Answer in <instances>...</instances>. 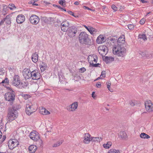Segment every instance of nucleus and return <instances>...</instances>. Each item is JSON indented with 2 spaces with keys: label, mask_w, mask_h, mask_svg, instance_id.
Listing matches in <instances>:
<instances>
[{
  "label": "nucleus",
  "mask_w": 153,
  "mask_h": 153,
  "mask_svg": "<svg viewBox=\"0 0 153 153\" xmlns=\"http://www.w3.org/2000/svg\"><path fill=\"white\" fill-rule=\"evenodd\" d=\"M108 153H120V151L118 150H116L114 149H112L108 151Z\"/></svg>",
  "instance_id": "35"
},
{
  "label": "nucleus",
  "mask_w": 153,
  "mask_h": 153,
  "mask_svg": "<svg viewBox=\"0 0 153 153\" xmlns=\"http://www.w3.org/2000/svg\"><path fill=\"white\" fill-rule=\"evenodd\" d=\"M112 144L111 142H108L106 144H104L103 146L105 149H109L111 146Z\"/></svg>",
  "instance_id": "29"
},
{
  "label": "nucleus",
  "mask_w": 153,
  "mask_h": 153,
  "mask_svg": "<svg viewBox=\"0 0 153 153\" xmlns=\"http://www.w3.org/2000/svg\"><path fill=\"white\" fill-rule=\"evenodd\" d=\"M18 116V112L14 107L9 109L7 117L10 122L15 120Z\"/></svg>",
  "instance_id": "3"
},
{
  "label": "nucleus",
  "mask_w": 153,
  "mask_h": 153,
  "mask_svg": "<svg viewBox=\"0 0 153 153\" xmlns=\"http://www.w3.org/2000/svg\"><path fill=\"white\" fill-rule=\"evenodd\" d=\"M100 65V64L99 63L96 64H94L92 63V66H93L96 67H97L98 66V65Z\"/></svg>",
  "instance_id": "56"
},
{
  "label": "nucleus",
  "mask_w": 153,
  "mask_h": 153,
  "mask_svg": "<svg viewBox=\"0 0 153 153\" xmlns=\"http://www.w3.org/2000/svg\"><path fill=\"white\" fill-rule=\"evenodd\" d=\"M140 1L143 3H147L148 1L146 0H140Z\"/></svg>",
  "instance_id": "60"
},
{
  "label": "nucleus",
  "mask_w": 153,
  "mask_h": 153,
  "mask_svg": "<svg viewBox=\"0 0 153 153\" xmlns=\"http://www.w3.org/2000/svg\"><path fill=\"white\" fill-rule=\"evenodd\" d=\"M47 67V65L45 63L42 62L41 64L40 65V67L42 72L44 71Z\"/></svg>",
  "instance_id": "26"
},
{
  "label": "nucleus",
  "mask_w": 153,
  "mask_h": 153,
  "mask_svg": "<svg viewBox=\"0 0 153 153\" xmlns=\"http://www.w3.org/2000/svg\"><path fill=\"white\" fill-rule=\"evenodd\" d=\"M42 21L44 22L45 23H49V22L47 21V18L46 17H43L42 19Z\"/></svg>",
  "instance_id": "46"
},
{
  "label": "nucleus",
  "mask_w": 153,
  "mask_h": 153,
  "mask_svg": "<svg viewBox=\"0 0 153 153\" xmlns=\"http://www.w3.org/2000/svg\"><path fill=\"white\" fill-rule=\"evenodd\" d=\"M83 8L85 9H87L88 10H92L90 8H88V7H87L85 6H83Z\"/></svg>",
  "instance_id": "57"
},
{
  "label": "nucleus",
  "mask_w": 153,
  "mask_h": 153,
  "mask_svg": "<svg viewBox=\"0 0 153 153\" xmlns=\"http://www.w3.org/2000/svg\"><path fill=\"white\" fill-rule=\"evenodd\" d=\"M3 123H2L1 121H0V129H2L3 128Z\"/></svg>",
  "instance_id": "53"
},
{
  "label": "nucleus",
  "mask_w": 153,
  "mask_h": 153,
  "mask_svg": "<svg viewBox=\"0 0 153 153\" xmlns=\"http://www.w3.org/2000/svg\"><path fill=\"white\" fill-rule=\"evenodd\" d=\"M80 71L81 73H83L86 71V69L85 68L82 67L80 69Z\"/></svg>",
  "instance_id": "49"
},
{
  "label": "nucleus",
  "mask_w": 153,
  "mask_h": 153,
  "mask_svg": "<svg viewBox=\"0 0 153 153\" xmlns=\"http://www.w3.org/2000/svg\"><path fill=\"white\" fill-rule=\"evenodd\" d=\"M39 17L36 15H32L29 18L30 23L33 25H36L39 22Z\"/></svg>",
  "instance_id": "10"
},
{
  "label": "nucleus",
  "mask_w": 153,
  "mask_h": 153,
  "mask_svg": "<svg viewBox=\"0 0 153 153\" xmlns=\"http://www.w3.org/2000/svg\"><path fill=\"white\" fill-rule=\"evenodd\" d=\"M22 96L25 100H27L30 97V95L27 94H22Z\"/></svg>",
  "instance_id": "40"
},
{
  "label": "nucleus",
  "mask_w": 153,
  "mask_h": 153,
  "mask_svg": "<svg viewBox=\"0 0 153 153\" xmlns=\"http://www.w3.org/2000/svg\"><path fill=\"white\" fill-rule=\"evenodd\" d=\"M139 38L143 39V40H145L147 39L146 36L145 34H143L139 35Z\"/></svg>",
  "instance_id": "37"
},
{
  "label": "nucleus",
  "mask_w": 153,
  "mask_h": 153,
  "mask_svg": "<svg viewBox=\"0 0 153 153\" xmlns=\"http://www.w3.org/2000/svg\"><path fill=\"white\" fill-rule=\"evenodd\" d=\"M145 19L142 18L140 21V24L142 25H143L145 23Z\"/></svg>",
  "instance_id": "45"
},
{
  "label": "nucleus",
  "mask_w": 153,
  "mask_h": 153,
  "mask_svg": "<svg viewBox=\"0 0 153 153\" xmlns=\"http://www.w3.org/2000/svg\"><path fill=\"white\" fill-rule=\"evenodd\" d=\"M26 107V113L28 115H30L36 111V109L34 108L32 104L30 102H28L27 103Z\"/></svg>",
  "instance_id": "6"
},
{
  "label": "nucleus",
  "mask_w": 153,
  "mask_h": 153,
  "mask_svg": "<svg viewBox=\"0 0 153 153\" xmlns=\"http://www.w3.org/2000/svg\"><path fill=\"white\" fill-rule=\"evenodd\" d=\"M109 39L113 43H114L116 41V40L115 39L113 38H110Z\"/></svg>",
  "instance_id": "52"
},
{
  "label": "nucleus",
  "mask_w": 153,
  "mask_h": 153,
  "mask_svg": "<svg viewBox=\"0 0 153 153\" xmlns=\"http://www.w3.org/2000/svg\"><path fill=\"white\" fill-rule=\"evenodd\" d=\"M126 51V49L121 46H117L114 47L113 49V52L114 54L123 57L125 56Z\"/></svg>",
  "instance_id": "2"
},
{
  "label": "nucleus",
  "mask_w": 153,
  "mask_h": 153,
  "mask_svg": "<svg viewBox=\"0 0 153 153\" xmlns=\"http://www.w3.org/2000/svg\"><path fill=\"white\" fill-rule=\"evenodd\" d=\"M79 4V3L78 1H76L74 2V4L76 5H78Z\"/></svg>",
  "instance_id": "64"
},
{
  "label": "nucleus",
  "mask_w": 153,
  "mask_h": 153,
  "mask_svg": "<svg viewBox=\"0 0 153 153\" xmlns=\"http://www.w3.org/2000/svg\"><path fill=\"white\" fill-rule=\"evenodd\" d=\"M145 107L146 111L149 112L153 111V104L150 100H147L145 102Z\"/></svg>",
  "instance_id": "12"
},
{
  "label": "nucleus",
  "mask_w": 153,
  "mask_h": 153,
  "mask_svg": "<svg viewBox=\"0 0 153 153\" xmlns=\"http://www.w3.org/2000/svg\"><path fill=\"white\" fill-rule=\"evenodd\" d=\"M117 46H122L125 43V39L124 35H122L120 36L118 38L117 41Z\"/></svg>",
  "instance_id": "18"
},
{
  "label": "nucleus",
  "mask_w": 153,
  "mask_h": 153,
  "mask_svg": "<svg viewBox=\"0 0 153 153\" xmlns=\"http://www.w3.org/2000/svg\"><path fill=\"white\" fill-rule=\"evenodd\" d=\"M5 99L12 104L16 98V94L15 91L12 89H10L9 91L5 94Z\"/></svg>",
  "instance_id": "4"
},
{
  "label": "nucleus",
  "mask_w": 153,
  "mask_h": 153,
  "mask_svg": "<svg viewBox=\"0 0 153 153\" xmlns=\"http://www.w3.org/2000/svg\"><path fill=\"white\" fill-rule=\"evenodd\" d=\"M38 54L36 52H35L32 56V60L33 62L36 63L38 61Z\"/></svg>",
  "instance_id": "22"
},
{
  "label": "nucleus",
  "mask_w": 153,
  "mask_h": 153,
  "mask_svg": "<svg viewBox=\"0 0 153 153\" xmlns=\"http://www.w3.org/2000/svg\"><path fill=\"white\" fill-rule=\"evenodd\" d=\"M5 72V71L4 70L3 68H0V75H3L4 74Z\"/></svg>",
  "instance_id": "43"
},
{
  "label": "nucleus",
  "mask_w": 153,
  "mask_h": 153,
  "mask_svg": "<svg viewBox=\"0 0 153 153\" xmlns=\"http://www.w3.org/2000/svg\"><path fill=\"white\" fill-rule=\"evenodd\" d=\"M12 83L14 86H17L20 84V78L17 75H15L13 77Z\"/></svg>",
  "instance_id": "13"
},
{
  "label": "nucleus",
  "mask_w": 153,
  "mask_h": 153,
  "mask_svg": "<svg viewBox=\"0 0 153 153\" xmlns=\"http://www.w3.org/2000/svg\"><path fill=\"white\" fill-rule=\"evenodd\" d=\"M96 58H97V56H95V58H94L93 60L95 62H97V59H96Z\"/></svg>",
  "instance_id": "62"
},
{
  "label": "nucleus",
  "mask_w": 153,
  "mask_h": 153,
  "mask_svg": "<svg viewBox=\"0 0 153 153\" xmlns=\"http://www.w3.org/2000/svg\"><path fill=\"white\" fill-rule=\"evenodd\" d=\"M37 149L36 146L35 145H31L29 146V150L32 153H34Z\"/></svg>",
  "instance_id": "25"
},
{
  "label": "nucleus",
  "mask_w": 153,
  "mask_h": 153,
  "mask_svg": "<svg viewBox=\"0 0 153 153\" xmlns=\"http://www.w3.org/2000/svg\"><path fill=\"white\" fill-rule=\"evenodd\" d=\"M25 20V17L22 14L19 15L16 18V21L17 23L22 24Z\"/></svg>",
  "instance_id": "17"
},
{
  "label": "nucleus",
  "mask_w": 153,
  "mask_h": 153,
  "mask_svg": "<svg viewBox=\"0 0 153 153\" xmlns=\"http://www.w3.org/2000/svg\"><path fill=\"white\" fill-rule=\"evenodd\" d=\"M63 140H61L58 141L57 143H54L53 146V147H56L59 146L63 143Z\"/></svg>",
  "instance_id": "32"
},
{
  "label": "nucleus",
  "mask_w": 153,
  "mask_h": 153,
  "mask_svg": "<svg viewBox=\"0 0 153 153\" xmlns=\"http://www.w3.org/2000/svg\"><path fill=\"white\" fill-rule=\"evenodd\" d=\"M31 79H32L37 80L40 78V74L37 70H34L31 72Z\"/></svg>",
  "instance_id": "11"
},
{
  "label": "nucleus",
  "mask_w": 153,
  "mask_h": 153,
  "mask_svg": "<svg viewBox=\"0 0 153 153\" xmlns=\"http://www.w3.org/2000/svg\"><path fill=\"white\" fill-rule=\"evenodd\" d=\"M140 137L141 138H143L148 139L150 138L149 135L144 133H141L140 135Z\"/></svg>",
  "instance_id": "31"
},
{
  "label": "nucleus",
  "mask_w": 153,
  "mask_h": 153,
  "mask_svg": "<svg viewBox=\"0 0 153 153\" xmlns=\"http://www.w3.org/2000/svg\"><path fill=\"white\" fill-rule=\"evenodd\" d=\"M128 28L131 30H133L135 27V26L133 24H129L128 25Z\"/></svg>",
  "instance_id": "38"
},
{
  "label": "nucleus",
  "mask_w": 153,
  "mask_h": 153,
  "mask_svg": "<svg viewBox=\"0 0 153 153\" xmlns=\"http://www.w3.org/2000/svg\"><path fill=\"white\" fill-rule=\"evenodd\" d=\"M96 86L97 87L99 88L100 87L101 85L100 82H99L98 83H97L96 84Z\"/></svg>",
  "instance_id": "59"
},
{
  "label": "nucleus",
  "mask_w": 153,
  "mask_h": 153,
  "mask_svg": "<svg viewBox=\"0 0 153 153\" xmlns=\"http://www.w3.org/2000/svg\"><path fill=\"white\" fill-rule=\"evenodd\" d=\"M114 60V58L112 57L106 56L105 59V62L106 64L111 63Z\"/></svg>",
  "instance_id": "23"
},
{
  "label": "nucleus",
  "mask_w": 153,
  "mask_h": 153,
  "mask_svg": "<svg viewBox=\"0 0 153 153\" xmlns=\"http://www.w3.org/2000/svg\"><path fill=\"white\" fill-rule=\"evenodd\" d=\"M84 27L87 29V30L89 32V31L90 30V28H91V26H88V27L87 26H86L85 25H84Z\"/></svg>",
  "instance_id": "51"
},
{
  "label": "nucleus",
  "mask_w": 153,
  "mask_h": 153,
  "mask_svg": "<svg viewBox=\"0 0 153 153\" xmlns=\"http://www.w3.org/2000/svg\"><path fill=\"white\" fill-rule=\"evenodd\" d=\"M101 76L103 77H105V71H102L100 77H101Z\"/></svg>",
  "instance_id": "47"
},
{
  "label": "nucleus",
  "mask_w": 153,
  "mask_h": 153,
  "mask_svg": "<svg viewBox=\"0 0 153 153\" xmlns=\"http://www.w3.org/2000/svg\"><path fill=\"white\" fill-rule=\"evenodd\" d=\"M19 144V143L16 139L10 140L8 142V145L10 149H13L17 146Z\"/></svg>",
  "instance_id": "8"
},
{
  "label": "nucleus",
  "mask_w": 153,
  "mask_h": 153,
  "mask_svg": "<svg viewBox=\"0 0 153 153\" xmlns=\"http://www.w3.org/2000/svg\"><path fill=\"white\" fill-rule=\"evenodd\" d=\"M9 82V80L8 79V78H6L4 80H3L2 82L1 83H7Z\"/></svg>",
  "instance_id": "48"
},
{
  "label": "nucleus",
  "mask_w": 153,
  "mask_h": 153,
  "mask_svg": "<svg viewBox=\"0 0 153 153\" xmlns=\"http://www.w3.org/2000/svg\"><path fill=\"white\" fill-rule=\"evenodd\" d=\"M77 31V27L74 26H71L68 30L67 33L70 37H73L75 36Z\"/></svg>",
  "instance_id": "7"
},
{
  "label": "nucleus",
  "mask_w": 153,
  "mask_h": 153,
  "mask_svg": "<svg viewBox=\"0 0 153 153\" xmlns=\"http://www.w3.org/2000/svg\"><path fill=\"white\" fill-rule=\"evenodd\" d=\"M101 137H91V141L93 142L96 143L100 142L102 140Z\"/></svg>",
  "instance_id": "27"
},
{
  "label": "nucleus",
  "mask_w": 153,
  "mask_h": 153,
  "mask_svg": "<svg viewBox=\"0 0 153 153\" xmlns=\"http://www.w3.org/2000/svg\"><path fill=\"white\" fill-rule=\"evenodd\" d=\"M40 113L43 115H47L50 114V113L45 108H42L40 109Z\"/></svg>",
  "instance_id": "24"
},
{
  "label": "nucleus",
  "mask_w": 153,
  "mask_h": 153,
  "mask_svg": "<svg viewBox=\"0 0 153 153\" xmlns=\"http://www.w3.org/2000/svg\"><path fill=\"white\" fill-rule=\"evenodd\" d=\"M61 77H60V76H59V81L61 83H63V82H62V80L61 79V78H62V79H63V77H62V76H61Z\"/></svg>",
  "instance_id": "58"
},
{
  "label": "nucleus",
  "mask_w": 153,
  "mask_h": 153,
  "mask_svg": "<svg viewBox=\"0 0 153 153\" xmlns=\"http://www.w3.org/2000/svg\"><path fill=\"white\" fill-rule=\"evenodd\" d=\"M9 16L8 15L6 16V18L4 19V20L7 23V24L9 25L10 24L11 22L10 19L8 18V17Z\"/></svg>",
  "instance_id": "34"
},
{
  "label": "nucleus",
  "mask_w": 153,
  "mask_h": 153,
  "mask_svg": "<svg viewBox=\"0 0 153 153\" xmlns=\"http://www.w3.org/2000/svg\"><path fill=\"white\" fill-rule=\"evenodd\" d=\"M105 41V36L102 35H100L96 39L97 42L98 44L102 43Z\"/></svg>",
  "instance_id": "20"
},
{
  "label": "nucleus",
  "mask_w": 153,
  "mask_h": 153,
  "mask_svg": "<svg viewBox=\"0 0 153 153\" xmlns=\"http://www.w3.org/2000/svg\"><path fill=\"white\" fill-rule=\"evenodd\" d=\"M98 32V31L97 29L91 27L90 28V30L89 31L90 33L92 34H94Z\"/></svg>",
  "instance_id": "30"
},
{
  "label": "nucleus",
  "mask_w": 153,
  "mask_h": 153,
  "mask_svg": "<svg viewBox=\"0 0 153 153\" xmlns=\"http://www.w3.org/2000/svg\"><path fill=\"white\" fill-rule=\"evenodd\" d=\"M38 0H33V5H36V6H38V4L35 3V2L36 1H38Z\"/></svg>",
  "instance_id": "55"
},
{
  "label": "nucleus",
  "mask_w": 153,
  "mask_h": 153,
  "mask_svg": "<svg viewBox=\"0 0 153 153\" xmlns=\"http://www.w3.org/2000/svg\"><path fill=\"white\" fill-rule=\"evenodd\" d=\"M91 135L88 133L85 134L83 142L86 144H88L91 141V137L90 138Z\"/></svg>",
  "instance_id": "19"
},
{
  "label": "nucleus",
  "mask_w": 153,
  "mask_h": 153,
  "mask_svg": "<svg viewBox=\"0 0 153 153\" xmlns=\"http://www.w3.org/2000/svg\"><path fill=\"white\" fill-rule=\"evenodd\" d=\"M6 138V136L5 135H4L3 136L2 139L1 140V142H3L5 140Z\"/></svg>",
  "instance_id": "54"
},
{
  "label": "nucleus",
  "mask_w": 153,
  "mask_h": 153,
  "mask_svg": "<svg viewBox=\"0 0 153 153\" xmlns=\"http://www.w3.org/2000/svg\"><path fill=\"white\" fill-rule=\"evenodd\" d=\"M7 8H9L11 10H13L16 8V7L14 4H9L8 5V7H7L6 6H4L3 9V13L6 12L5 10Z\"/></svg>",
  "instance_id": "21"
},
{
  "label": "nucleus",
  "mask_w": 153,
  "mask_h": 153,
  "mask_svg": "<svg viewBox=\"0 0 153 153\" xmlns=\"http://www.w3.org/2000/svg\"><path fill=\"white\" fill-rule=\"evenodd\" d=\"M21 85L23 88H27L28 85V83L27 82H23L21 83Z\"/></svg>",
  "instance_id": "33"
},
{
  "label": "nucleus",
  "mask_w": 153,
  "mask_h": 153,
  "mask_svg": "<svg viewBox=\"0 0 153 153\" xmlns=\"http://www.w3.org/2000/svg\"><path fill=\"white\" fill-rule=\"evenodd\" d=\"M79 43L82 45H91L92 42L88 37L87 34L84 32H81L79 36Z\"/></svg>",
  "instance_id": "1"
},
{
  "label": "nucleus",
  "mask_w": 153,
  "mask_h": 153,
  "mask_svg": "<svg viewBox=\"0 0 153 153\" xmlns=\"http://www.w3.org/2000/svg\"><path fill=\"white\" fill-rule=\"evenodd\" d=\"M95 93V92H94H94H92V94H91V95H92V97L93 98H94L95 97V96H94V94Z\"/></svg>",
  "instance_id": "63"
},
{
  "label": "nucleus",
  "mask_w": 153,
  "mask_h": 153,
  "mask_svg": "<svg viewBox=\"0 0 153 153\" xmlns=\"http://www.w3.org/2000/svg\"><path fill=\"white\" fill-rule=\"evenodd\" d=\"M130 104L131 106H133L135 105V101L131 100L130 101Z\"/></svg>",
  "instance_id": "50"
},
{
  "label": "nucleus",
  "mask_w": 153,
  "mask_h": 153,
  "mask_svg": "<svg viewBox=\"0 0 153 153\" xmlns=\"http://www.w3.org/2000/svg\"><path fill=\"white\" fill-rule=\"evenodd\" d=\"M107 84V87L108 89L110 91L112 92L113 91V90L112 89H111L110 88V86L111 85V83L110 82H106Z\"/></svg>",
  "instance_id": "36"
},
{
  "label": "nucleus",
  "mask_w": 153,
  "mask_h": 153,
  "mask_svg": "<svg viewBox=\"0 0 153 153\" xmlns=\"http://www.w3.org/2000/svg\"><path fill=\"white\" fill-rule=\"evenodd\" d=\"M108 48L106 46H100L98 48V51L99 53L102 56L105 55L108 52Z\"/></svg>",
  "instance_id": "9"
},
{
  "label": "nucleus",
  "mask_w": 153,
  "mask_h": 153,
  "mask_svg": "<svg viewBox=\"0 0 153 153\" xmlns=\"http://www.w3.org/2000/svg\"><path fill=\"white\" fill-rule=\"evenodd\" d=\"M111 8L114 11H115L117 10V8L114 4L112 5Z\"/></svg>",
  "instance_id": "44"
},
{
  "label": "nucleus",
  "mask_w": 153,
  "mask_h": 153,
  "mask_svg": "<svg viewBox=\"0 0 153 153\" xmlns=\"http://www.w3.org/2000/svg\"><path fill=\"white\" fill-rule=\"evenodd\" d=\"M66 1L65 0H60L59 1V3L60 4L64 6L65 4Z\"/></svg>",
  "instance_id": "42"
},
{
  "label": "nucleus",
  "mask_w": 153,
  "mask_h": 153,
  "mask_svg": "<svg viewBox=\"0 0 153 153\" xmlns=\"http://www.w3.org/2000/svg\"><path fill=\"white\" fill-rule=\"evenodd\" d=\"M31 72L30 70H24L23 72V76L26 79H29L31 78Z\"/></svg>",
  "instance_id": "15"
},
{
  "label": "nucleus",
  "mask_w": 153,
  "mask_h": 153,
  "mask_svg": "<svg viewBox=\"0 0 153 153\" xmlns=\"http://www.w3.org/2000/svg\"><path fill=\"white\" fill-rule=\"evenodd\" d=\"M120 136L122 139H125L127 137V135L126 133L124 131H121L120 133Z\"/></svg>",
  "instance_id": "28"
},
{
  "label": "nucleus",
  "mask_w": 153,
  "mask_h": 153,
  "mask_svg": "<svg viewBox=\"0 0 153 153\" xmlns=\"http://www.w3.org/2000/svg\"><path fill=\"white\" fill-rule=\"evenodd\" d=\"M54 20L53 18L50 17L47 18V21L49 22V23H47L48 24L51 23V22H53Z\"/></svg>",
  "instance_id": "41"
},
{
  "label": "nucleus",
  "mask_w": 153,
  "mask_h": 153,
  "mask_svg": "<svg viewBox=\"0 0 153 153\" xmlns=\"http://www.w3.org/2000/svg\"><path fill=\"white\" fill-rule=\"evenodd\" d=\"M5 21V20H4V19L3 20L1 21L0 22V25H2L4 22Z\"/></svg>",
  "instance_id": "61"
},
{
  "label": "nucleus",
  "mask_w": 153,
  "mask_h": 153,
  "mask_svg": "<svg viewBox=\"0 0 153 153\" xmlns=\"http://www.w3.org/2000/svg\"><path fill=\"white\" fill-rule=\"evenodd\" d=\"M30 138L35 142H36L40 140L41 144L42 143V141L40 139V136L39 133L36 131H33L29 135Z\"/></svg>",
  "instance_id": "5"
},
{
  "label": "nucleus",
  "mask_w": 153,
  "mask_h": 153,
  "mask_svg": "<svg viewBox=\"0 0 153 153\" xmlns=\"http://www.w3.org/2000/svg\"><path fill=\"white\" fill-rule=\"evenodd\" d=\"M69 25L70 24L68 21L66 20L64 21L61 24V30L64 32L67 31L70 28Z\"/></svg>",
  "instance_id": "14"
},
{
  "label": "nucleus",
  "mask_w": 153,
  "mask_h": 153,
  "mask_svg": "<svg viewBox=\"0 0 153 153\" xmlns=\"http://www.w3.org/2000/svg\"><path fill=\"white\" fill-rule=\"evenodd\" d=\"M78 107V103L76 102H75L73 103L72 104L70 105L68 107V109L69 111H75L77 108Z\"/></svg>",
  "instance_id": "16"
},
{
  "label": "nucleus",
  "mask_w": 153,
  "mask_h": 153,
  "mask_svg": "<svg viewBox=\"0 0 153 153\" xmlns=\"http://www.w3.org/2000/svg\"><path fill=\"white\" fill-rule=\"evenodd\" d=\"M68 13L70 14V15H71L73 16H74V17H75V18H77L78 17V16H77V15H74V13L73 12H72L71 11H70V10H68V11H67Z\"/></svg>",
  "instance_id": "39"
}]
</instances>
